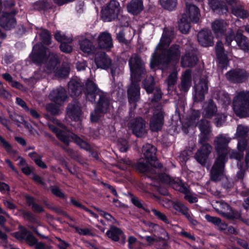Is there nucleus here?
<instances>
[{
  "instance_id": "f257e3e1",
  "label": "nucleus",
  "mask_w": 249,
  "mask_h": 249,
  "mask_svg": "<svg viewBox=\"0 0 249 249\" xmlns=\"http://www.w3.org/2000/svg\"><path fill=\"white\" fill-rule=\"evenodd\" d=\"M129 66L132 82L127 89V94L130 109L132 110L136 107V103L140 96V87L138 82L141 80V76L144 74L145 70L144 64L136 54H133L130 58Z\"/></svg>"
},
{
  "instance_id": "f03ea898",
  "label": "nucleus",
  "mask_w": 249,
  "mask_h": 249,
  "mask_svg": "<svg viewBox=\"0 0 249 249\" xmlns=\"http://www.w3.org/2000/svg\"><path fill=\"white\" fill-rule=\"evenodd\" d=\"M84 92L87 99L91 102H95L96 97L98 101L94 110L90 114L92 122H97L102 113H107L110 108V100L106 93L103 92L92 81L87 80Z\"/></svg>"
},
{
  "instance_id": "7ed1b4c3",
  "label": "nucleus",
  "mask_w": 249,
  "mask_h": 249,
  "mask_svg": "<svg viewBox=\"0 0 249 249\" xmlns=\"http://www.w3.org/2000/svg\"><path fill=\"white\" fill-rule=\"evenodd\" d=\"M33 62L36 65L45 64V72L47 74L55 72L54 69L58 62L57 55L54 53H51L49 49L41 44H36L33 49L30 55Z\"/></svg>"
},
{
  "instance_id": "20e7f679",
  "label": "nucleus",
  "mask_w": 249,
  "mask_h": 249,
  "mask_svg": "<svg viewBox=\"0 0 249 249\" xmlns=\"http://www.w3.org/2000/svg\"><path fill=\"white\" fill-rule=\"evenodd\" d=\"M181 57L180 47L174 44L168 48L162 49L159 53H157V68L161 65L164 68L175 67Z\"/></svg>"
},
{
  "instance_id": "39448f33",
  "label": "nucleus",
  "mask_w": 249,
  "mask_h": 249,
  "mask_svg": "<svg viewBox=\"0 0 249 249\" xmlns=\"http://www.w3.org/2000/svg\"><path fill=\"white\" fill-rule=\"evenodd\" d=\"M49 128L56 134L57 138L66 144H69L70 141L72 140L81 148L87 151L90 149V145L86 142L68 131L63 125L61 126V129L53 125H50Z\"/></svg>"
},
{
  "instance_id": "423d86ee",
  "label": "nucleus",
  "mask_w": 249,
  "mask_h": 249,
  "mask_svg": "<svg viewBox=\"0 0 249 249\" xmlns=\"http://www.w3.org/2000/svg\"><path fill=\"white\" fill-rule=\"evenodd\" d=\"M157 182L171 187L176 191L179 187L183 180L178 178H173L168 173L169 169L164 167L157 158Z\"/></svg>"
},
{
  "instance_id": "0eeeda50",
  "label": "nucleus",
  "mask_w": 249,
  "mask_h": 249,
  "mask_svg": "<svg viewBox=\"0 0 249 249\" xmlns=\"http://www.w3.org/2000/svg\"><path fill=\"white\" fill-rule=\"evenodd\" d=\"M155 164H153V162H148L146 160V163L139 161L136 165V168L137 170L141 173L146 174L145 177L147 184V189L144 190V192L148 193V196L155 197L154 195L149 192L148 189H150L152 191H154L155 188Z\"/></svg>"
},
{
  "instance_id": "6e6552de",
  "label": "nucleus",
  "mask_w": 249,
  "mask_h": 249,
  "mask_svg": "<svg viewBox=\"0 0 249 249\" xmlns=\"http://www.w3.org/2000/svg\"><path fill=\"white\" fill-rule=\"evenodd\" d=\"M233 109L240 118L249 117V90L237 94L233 101Z\"/></svg>"
},
{
  "instance_id": "1a4fd4ad",
  "label": "nucleus",
  "mask_w": 249,
  "mask_h": 249,
  "mask_svg": "<svg viewBox=\"0 0 249 249\" xmlns=\"http://www.w3.org/2000/svg\"><path fill=\"white\" fill-rule=\"evenodd\" d=\"M235 40L239 49L245 53H249V40L244 36L240 30H238L235 33L233 30L230 29L225 36V44L230 46L231 42Z\"/></svg>"
},
{
  "instance_id": "9d476101",
  "label": "nucleus",
  "mask_w": 249,
  "mask_h": 249,
  "mask_svg": "<svg viewBox=\"0 0 249 249\" xmlns=\"http://www.w3.org/2000/svg\"><path fill=\"white\" fill-rule=\"evenodd\" d=\"M228 159L224 156H217L211 170V179L212 181H220L224 177V170Z\"/></svg>"
},
{
  "instance_id": "9b49d317",
  "label": "nucleus",
  "mask_w": 249,
  "mask_h": 249,
  "mask_svg": "<svg viewBox=\"0 0 249 249\" xmlns=\"http://www.w3.org/2000/svg\"><path fill=\"white\" fill-rule=\"evenodd\" d=\"M121 10L120 3L116 0H111L102 10V18L104 21L109 22L118 17Z\"/></svg>"
},
{
  "instance_id": "f8f14e48",
  "label": "nucleus",
  "mask_w": 249,
  "mask_h": 249,
  "mask_svg": "<svg viewBox=\"0 0 249 249\" xmlns=\"http://www.w3.org/2000/svg\"><path fill=\"white\" fill-rule=\"evenodd\" d=\"M230 139L225 136L221 135L216 137L214 141V145L217 153V156H224V159H228V144Z\"/></svg>"
},
{
  "instance_id": "ddd939ff",
  "label": "nucleus",
  "mask_w": 249,
  "mask_h": 249,
  "mask_svg": "<svg viewBox=\"0 0 249 249\" xmlns=\"http://www.w3.org/2000/svg\"><path fill=\"white\" fill-rule=\"evenodd\" d=\"M197 127L200 132L198 136V142H207L210 139L212 131L210 121L206 119H201L197 123Z\"/></svg>"
},
{
  "instance_id": "4468645a",
  "label": "nucleus",
  "mask_w": 249,
  "mask_h": 249,
  "mask_svg": "<svg viewBox=\"0 0 249 249\" xmlns=\"http://www.w3.org/2000/svg\"><path fill=\"white\" fill-rule=\"evenodd\" d=\"M194 100L196 102H201L205 99V95L208 91V81L206 79L200 78L198 83L194 87Z\"/></svg>"
},
{
  "instance_id": "2eb2a0df",
  "label": "nucleus",
  "mask_w": 249,
  "mask_h": 249,
  "mask_svg": "<svg viewBox=\"0 0 249 249\" xmlns=\"http://www.w3.org/2000/svg\"><path fill=\"white\" fill-rule=\"evenodd\" d=\"M198 59L196 50L193 48L187 51L181 57L180 65L182 68H193L197 64Z\"/></svg>"
},
{
  "instance_id": "dca6fc26",
  "label": "nucleus",
  "mask_w": 249,
  "mask_h": 249,
  "mask_svg": "<svg viewBox=\"0 0 249 249\" xmlns=\"http://www.w3.org/2000/svg\"><path fill=\"white\" fill-rule=\"evenodd\" d=\"M226 77L233 83H242L245 82L248 77V73L242 69H231L226 74Z\"/></svg>"
},
{
  "instance_id": "f3484780",
  "label": "nucleus",
  "mask_w": 249,
  "mask_h": 249,
  "mask_svg": "<svg viewBox=\"0 0 249 249\" xmlns=\"http://www.w3.org/2000/svg\"><path fill=\"white\" fill-rule=\"evenodd\" d=\"M201 146L198 149L195 155L196 161L201 165L205 166L213 147L211 144L205 142L200 143Z\"/></svg>"
},
{
  "instance_id": "a211bd4d",
  "label": "nucleus",
  "mask_w": 249,
  "mask_h": 249,
  "mask_svg": "<svg viewBox=\"0 0 249 249\" xmlns=\"http://www.w3.org/2000/svg\"><path fill=\"white\" fill-rule=\"evenodd\" d=\"M49 97L51 101L59 105H63L67 101L68 98L66 90L62 87L52 90Z\"/></svg>"
},
{
  "instance_id": "6ab92c4d",
  "label": "nucleus",
  "mask_w": 249,
  "mask_h": 249,
  "mask_svg": "<svg viewBox=\"0 0 249 249\" xmlns=\"http://www.w3.org/2000/svg\"><path fill=\"white\" fill-rule=\"evenodd\" d=\"M128 126L137 137H142L146 132L145 125L144 120L141 118L131 120L128 124Z\"/></svg>"
},
{
  "instance_id": "aec40b11",
  "label": "nucleus",
  "mask_w": 249,
  "mask_h": 249,
  "mask_svg": "<svg viewBox=\"0 0 249 249\" xmlns=\"http://www.w3.org/2000/svg\"><path fill=\"white\" fill-rule=\"evenodd\" d=\"M182 16L188 18L192 23H196L200 17V10L195 5L186 2L185 12Z\"/></svg>"
},
{
  "instance_id": "412c9836",
  "label": "nucleus",
  "mask_w": 249,
  "mask_h": 249,
  "mask_svg": "<svg viewBox=\"0 0 249 249\" xmlns=\"http://www.w3.org/2000/svg\"><path fill=\"white\" fill-rule=\"evenodd\" d=\"M208 4L214 13L220 16H227L229 13L227 3L222 0H208Z\"/></svg>"
},
{
  "instance_id": "4be33fe9",
  "label": "nucleus",
  "mask_w": 249,
  "mask_h": 249,
  "mask_svg": "<svg viewBox=\"0 0 249 249\" xmlns=\"http://www.w3.org/2000/svg\"><path fill=\"white\" fill-rule=\"evenodd\" d=\"M82 111L79 103L76 100H74L69 104L67 108V115L71 120L78 121L80 120Z\"/></svg>"
},
{
  "instance_id": "5701e85b",
  "label": "nucleus",
  "mask_w": 249,
  "mask_h": 249,
  "mask_svg": "<svg viewBox=\"0 0 249 249\" xmlns=\"http://www.w3.org/2000/svg\"><path fill=\"white\" fill-rule=\"evenodd\" d=\"M199 43L203 47L212 46L214 44L213 36L211 31L209 30H202L197 35Z\"/></svg>"
},
{
  "instance_id": "b1692460",
  "label": "nucleus",
  "mask_w": 249,
  "mask_h": 249,
  "mask_svg": "<svg viewBox=\"0 0 249 249\" xmlns=\"http://www.w3.org/2000/svg\"><path fill=\"white\" fill-rule=\"evenodd\" d=\"M16 13H4L0 18V25L5 30H9L15 27L16 20L14 18Z\"/></svg>"
},
{
  "instance_id": "393cba45",
  "label": "nucleus",
  "mask_w": 249,
  "mask_h": 249,
  "mask_svg": "<svg viewBox=\"0 0 249 249\" xmlns=\"http://www.w3.org/2000/svg\"><path fill=\"white\" fill-rule=\"evenodd\" d=\"M14 236L20 240H25L30 246H33L37 243L36 239L26 229H21L20 231L15 232Z\"/></svg>"
},
{
  "instance_id": "a878e982",
  "label": "nucleus",
  "mask_w": 249,
  "mask_h": 249,
  "mask_svg": "<svg viewBox=\"0 0 249 249\" xmlns=\"http://www.w3.org/2000/svg\"><path fill=\"white\" fill-rule=\"evenodd\" d=\"M95 62L98 68L107 69L111 64L109 57L103 52L97 53L95 56Z\"/></svg>"
},
{
  "instance_id": "bb28decb",
  "label": "nucleus",
  "mask_w": 249,
  "mask_h": 249,
  "mask_svg": "<svg viewBox=\"0 0 249 249\" xmlns=\"http://www.w3.org/2000/svg\"><path fill=\"white\" fill-rule=\"evenodd\" d=\"M98 44L100 48L109 50L113 47L111 35L106 32L101 33L98 37Z\"/></svg>"
},
{
  "instance_id": "cd10ccee",
  "label": "nucleus",
  "mask_w": 249,
  "mask_h": 249,
  "mask_svg": "<svg viewBox=\"0 0 249 249\" xmlns=\"http://www.w3.org/2000/svg\"><path fill=\"white\" fill-rule=\"evenodd\" d=\"M228 24L222 19H216L212 23V29L216 36H222L225 34Z\"/></svg>"
},
{
  "instance_id": "c85d7f7f",
  "label": "nucleus",
  "mask_w": 249,
  "mask_h": 249,
  "mask_svg": "<svg viewBox=\"0 0 249 249\" xmlns=\"http://www.w3.org/2000/svg\"><path fill=\"white\" fill-rule=\"evenodd\" d=\"M106 235L113 241L117 242L121 240L123 243L125 242V236L124 232L117 227L111 226L110 229L106 232Z\"/></svg>"
},
{
  "instance_id": "c756f323",
  "label": "nucleus",
  "mask_w": 249,
  "mask_h": 249,
  "mask_svg": "<svg viewBox=\"0 0 249 249\" xmlns=\"http://www.w3.org/2000/svg\"><path fill=\"white\" fill-rule=\"evenodd\" d=\"M187 184L183 181L179 187L176 190L185 195L184 198L187 200L190 203L193 204L198 201L197 197L194 196L190 192V187L186 186Z\"/></svg>"
},
{
  "instance_id": "7c9ffc66",
  "label": "nucleus",
  "mask_w": 249,
  "mask_h": 249,
  "mask_svg": "<svg viewBox=\"0 0 249 249\" xmlns=\"http://www.w3.org/2000/svg\"><path fill=\"white\" fill-rule=\"evenodd\" d=\"M142 152L147 162H153V164L156 163V148L150 144H146L143 146Z\"/></svg>"
},
{
  "instance_id": "2f4dec72",
  "label": "nucleus",
  "mask_w": 249,
  "mask_h": 249,
  "mask_svg": "<svg viewBox=\"0 0 249 249\" xmlns=\"http://www.w3.org/2000/svg\"><path fill=\"white\" fill-rule=\"evenodd\" d=\"M217 113V107L212 99H210L204 109L203 116L205 118L211 119Z\"/></svg>"
},
{
  "instance_id": "473e14b6",
  "label": "nucleus",
  "mask_w": 249,
  "mask_h": 249,
  "mask_svg": "<svg viewBox=\"0 0 249 249\" xmlns=\"http://www.w3.org/2000/svg\"><path fill=\"white\" fill-rule=\"evenodd\" d=\"M69 92L71 96L79 95L82 92L81 84L76 79H71L68 83Z\"/></svg>"
},
{
  "instance_id": "72a5a7b5",
  "label": "nucleus",
  "mask_w": 249,
  "mask_h": 249,
  "mask_svg": "<svg viewBox=\"0 0 249 249\" xmlns=\"http://www.w3.org/2000/svg\"><path fill=\"white\" fill-rule=\"evenodd\" d=\"M166 113L163 109V106L157 105V132L161 131L164 124V116Z\"/></svg>"
},
{
  "instance_id": "f704fd0d",
  "label": "nucleus",
  "mask_w": 249,
  "mask_h": 249,
  "mask_svg": "<svg viewBox=\"0 0 249 249\" xmlns=\"http://www.w3.org/2000/svg\"><path fill=\"white\" fill-rule=\"evenodd\" d=\"M127 10L133 15H138L143 9L142 0H132L127 5Z\"/></svg>"
},
{
  "instance_id": "c9c22d12",
  "label": "nucleus",
  "mask_w": 249,
  "mask_h": 249,
  "mask_svg": "<svg viewBox=\"0 0 249 249\" xmlns=\"http://www.w3.org/2000/svg\"><path fill=\"white\" fill-rule=\"evenodd\" d=\"M225 206L227 211L229 212L224 213V215L229 219H240L241 217V212L238 210L232 209V208L228 204L226 203Z\"/></svg>"
},
{
  "instance_id": "e433bc0d",
  "label": "nucleus",
  "mask_w": 249,
  "mask_h": 249,
  "mask_svg": "<svg viewBox=\"0 0 249 249\" xmlns=\"http://www.w3.org/2000/svg\"><path fill=\"white\" fill-rule=\"evenodd\" d=\"M191 84V71L187 70L184 73L181 82V89L184 92L188 91Z\"/></svg>"
},
{
  "instance_id": "4c0bfd02",
  "label": "nucleus",
  "mask_w": 249,
  "mask_h": 249,
  "mask_svg": "<svg viewBox=\"0 0 249 249\" xmlns=\"http://www.w3.org/2000/svg\"><path fill=\"white\" fill-rule=\"evenodd\" d=\"M160 234L157 236V245L168 246V241L169 239V235L165 229H160Z\"/></svg>"
},
{
  "instance_id": "58836bf2",
  "label": "nucleus",
  "mask_w": 249,
  "mask_h": 249,
  "mask_svg": "<svg viewBox=\"0 0 249 249\" xmlns=\"http://www.w3.org/2000/svg\"><path fill=\"white\" fill-rule=\"evenodd\" d=\"M191 22H192L188 18H185V16H182L181 18L178 23V29L184 34L188 33L191 28Z\"/></svg>"
},
{
  "instance_id": "ea45409f",
  "label": "nucleus",
  "mask_w": 249,
  "mask_h": 249,
  "mask_svg": "<svg viewBox=\"0 0 249 249\" xmlns=\"http://www.w3.org/2000/svg\"><path fill=\"white\" fill-rule=\"evenodd\" d=\"M249 127L242 124L237 127L236 136L238 138L247 139L249 135Z\"/></svg>"
},
{
  "instance_id": "a19ab883",
  "label": "nucleus",
  "mask_w": 249,
  "mask_h": 249,
  "mask_svg": "<svg viewBox=\"0 0 249 249\" xmlns=\"http://www.w3.org/2000/svg\"><path fill=\"white\" fill-rule=\"evenodd\" d=\"M178 0H159L161 6L166 10L172 11L175 10Z\"/></svg>"
},
{
  "instance_id": "79ce46f5",
  "label": "nucleus",
  "mask_w": 249,
  "mask_h": 249,
  "mask_svg": "<svg viewBox=\"0 0 249 249\" xmlns=\"http://www.w3.org/2000/svg\"><path fill=\"white\" fill-rule=\"evenodd\" d=\"M29 156L35 162L36 165L39 167L45 169L47 168V166L45 163L42 160V157L38 155L35 152H31L29 153Z\"/></svg>"
},
{
  "instance_id": "37998d69",
  "label": "nucleus",
  "mask_w": 249,
  "mask_h": 249,
  "mask_svg": "<svg viewBox=\"0 0 249 249\" xmlns=\"http://www.w3.org/2000/svg\"><path fill=\"white\" fill-rule=\"evenodd\" d=\"M29 156L35 162L36 165L39 167L45 169L47 168V166L45 163L42 160V157L38 155L35 152H31L29 153Z\"/></svg>"
},
{
  "instance_id": "c03bdc74",
  "label": "nucleus",
  "mask_w": 249,
  "mask_h": 249,
  "mask_svg": "<svg viewBox=\"0 0 249 249\" xmlns=\"http://www.w3.org/2000/svg\"><path fill=\"white\" fill-rule=\"evenodd\" d=\"M79 44L81 50L85 53H90L93 50L92 43L87 39L80 41Z\"/></svg>"
},
{
  "instance_id": "a18cd8bd",
  "label": "nucleus",
  "mask_w": 249,
  "mask_h": 249,
  "mask_svg": "<svg viewBox=\"0 0 249 249\" xmlns=\"http://www.w3.org/2000/svg\"><path fill=\"white\" fill-rule=\"evenodd\" d=\"M171 42L170 37L165 35H162L159 43L157 45V51L158 50L162 51L164 47H168Z\"/></svg>"
},
{
  "instance_id": "49530a36",
  "label": "nucleus",
  "mask_w": 249,
  "mask_h": 249,
  "mask_svg": "<svg viewBox=\"0 0 249 249\" xmlns=\"http://www.w3.org/2000/svg\"><path fill=\"white\" fill-rule=\"evenodd\" d=\"M143 88L148 93L152 92L154 89V78L150 76L147 77L143 83Z\"/></svg>"
},
{
  "instance_id": "de8ad7c7",
  "label": "nucleus",
  "mask_w": 249,
  "mask_h": 249,
  "mask_svg": "<svg viewBox=\"0 0 249 249\" xmlns=\"http://www.w3.org/2000/svg\"><path fill=\"white\" fill-rule=\"evenodd\" d=\"M219 67L222 70H226L229 65V60L227 55L224 53L216 55Z\"/></svg>"
},
{
  "instance_id": "09e8293b",
  "label": "nucleus",
  "mask_w": 249,
  "mask_h": 249,
  "mask_svg": "<svg viewBox=\"0 0 249 249\" xmlns=\"http://www.w3.org/2000/svg\"><path fill=\"white\" fill-rule=\"evenodd\" d=\"M232 13L236 16L242 19L246 18L249 16L248 11L241 7H237L232 9Z\"/></svg>"
},
{
  "instance_id": "8fccbe9b",
  "label": "nucleus",
  "mask_w": 249,
  "mask_h": 249,
  "mask_svg": "<svg viewBox=\"0 0 249 249\" xmlns=\"http://www.w3.org/2000/svg\"><path fill=\"white\" fill-rule=\"evenodd\" d=\"M70 226L73 228L76 232L80 235L93 236L91 230L89 228H82L74 225H71Z\"/></svg>"
},
{
  "instance_id": "3c124183",
  "label": "nucleus",
  "mask_w": 249,
  "mask_h": 249,
  "mask_svg": "<svg viewBox=\"0 0 249 249\" xmlns=\"http://www.w3.org/2000/svg\"><path fill=\"white\" fill-rule=\"evenodd\" d=\"M173 207L176 210L181 213L185 216L188 213L189 209L184 204L180 202L177 201L175 202Z\"/></svg>"
},
{
  "instance_id": "603ef678",
  "label": "nucleus",
  "mask_w": 249,
  "mask_h": 249,
  "mask_svg": "<svg viewBox=\"0 0 249 249\" xmlns=\"http://www.w3.org/2000/svg\"><path fill=\"white\" fill-rule=\"evenodd\" d=\"M39 36L42 40V42L46 44L49 45L51 43V34L47 30H43L40 34H39Z\"/></svg>"
},
{
  "instance_id": "864d4df0",
  "label": "nucleus",
  "mask_w": 249,
  "mask_h": 249,
  "mask_svg": "<svg viewBox=\"0 0 249 249\" xmlns=\"http://www.w3.org/2000/svg\"><path fill=\"white\" fill-rule=\"evenodd\" d=\"M214 118V123L217 127H221L226 120V116L222 113H216Z\"/></svg>"
},
{
  "instance_id": "5fc2aeb1",
  "label": "nucleus",
  "mask_w": 249,
  "mask_h": 249,
  "mask_svg": "<svg viewBox=\"0 0 249 249\" xmlns=\"http://www.w3.org/2000/svg\"><path fill=\"white\" fill-rule=\"evenodd\" d=\"M55 38L57 41L62 43L66 41L68 42H72V38L71 37H67L66 35L61 34L60 32L57 31L54 35Z\"/></svg>"
},
{
  "instance_id": "6e6d98bb",
  "label": "nucleus",
  "mask_w": 249,
  "mask_h": 249,
  "mask_svg": "<svg viewBox=\"0 0 249 249\" xmlns=\"http://www.w3.org/2000/svg\"><path fill=\"white\" fill-rule=\"evenodd\" d=\"M0 142L7 152L13 155L17 153V152L13 149L11 145L1 137H0Z\"/></svg>"
},
{
  "instance_id": "4d7b16f0",
  "label": "nucleus",
  "mask_w": 249,
  "mask_h": 249,
  "mask_svg": "<svg viewBox=\"0 0 249 249\" xmlns=\"http://www.w3.org/2000/svg\"><path fill=\"white\" fill-rule=\"evenodd\" d=\"M238 142L237 148L239 152H244L246 150L248 144L247 139L239 138Z\"/></svg>"
},
{
  "instance_id": "13d9d810",
  "label": "nucleus",
  "mask_w": 249,
  "mask_h": 249,
  "mask_svg": "<svg viewBox=\"0 0 249 249\" xmlns=\"http://www.w3.org/2000/svg\"><path fill=\"white\" fill-rule=\"evenodd\" d=\"M46 108L48 111L53 115L58 114L60 111L56 106L52 103L47 104Z\"/></svg>"
},
{
  "instance_id": "bf43d9fd",
  "label": "nucleus",
  "mask_w": 249,
  "mask_h": 249,
  "mask_svg": "<svg viewBox=\"0 0 249 249\" xmlns=\"http://www.w3.org/2000/svg\"><path fill=\"white\" fill-rule=\"evenodd\" d=\"M205 218L208 222L212 223L215 226L218 225L221 222V218L219 217L213 216L208 214L205 215Z\"/></svg>"
},
{
  "instance_id": "052dcab7",
  "label": "nucleus",
  "mask_w": 249,
  "mask_h": 249,
  "mask_svg": "<svg viewBox=\"0 0 249 249\" xmlns=\"http://www.w3.org/2000/svg\"><path fill=\"white\" fill-rule=\"evenodd\" d=\"M52 193L56 196L61 198H65L64 194L61 191L60 188L56 186H53L51 187Z\"/></svg>"
},
{
  "instance_id": "680f3d73",
  "label": "nucleus",
  "mask_w": 249,
  "mask_h": 249,
  "mask_svg": "<svg viewBox=\"0 0 249 249\" xmlns=\"http://www.w3.org/2000/svg\"><path fill=\"white\" fill-rule=\"evenodd\" d=\"M177 80V73L171 72L167 78V84L168 86L174 85Z\"/></svg>"
},
{
  "instance_id": "e2e57ef3",
  "label": "nucleus",
  "mask_w": 249,
  "mask_h": 249,
  "mask_svg": "<svg viewBox=\"0 0 249 249\" xmlns=\"http://www.w3.org/2000/svg\"><path fill=\"white\" fill-rule=\"evenodd\" d=\"M70 42H63L61 43L60 48L62 52L66 53H69L72 51V47L71 46L68 44Z\"/></svg>"
},
{
  "instance_id": "0e129e2a",
  "label": "nucleus",
  "mask_w": 249,
  "mask_h": 249,
  "mask_svg": "<svg viewBox=\"0 0 249 249\" xmlns=\"http://www.w3.org/2000/svg\"><path fill=\"white\" fill-rule=\"evenodd\" d=\"M200 117V112L198 110H194L189 116V120L193 123L198 120Z\"/></svg>"
},
{
  "instance_id": "69168bd1",
  "label": "nucleus",
  "mask_w": 249,
  "mask_h": 249,
  "mask_svg": "<svg viewBox=\"0 0 249 249\" xmlns=\"http://www.w3.org/2000/svg\"><path fill=\"white\" fill-rule=\"evenodd\" d=\"M97 210L100 212V215L103 216L107 220L110 221L112 224L115 223V219L109 213H106L99 209H97Z\"/></svg>"
},
{
  "instance_id": "338daca9",
  "label": "nucleus",
  "mask_w": 249,
  "mask_h": 249,
  "mask_svg": "<svg viewBox=\"0 0 249 249\" xmlns=\"http://www.w3.org/2000/svg\"><path fill=\"white\" fill-rule=\"evenodd\" d=\"M157 193L163 196H168L169 195V192L167 188L161 185H157Z\"/></svg>"
},
{
  "instance_id": "774afa93",
  "label": "nucleus",
  "mask_w": 249,
  "mask_h": 249,
  "mask_svg": "<svg viewBox=\"0 0 249 249\" xmlns=\"http://www.w3.org/2000/svg\"><path fill=\"white\" fill-rule=\"evenodd\" d=\"M118 145L120 151L122 152H126L128 148L127 142L125 140L119 141Z\"/></svg>"
}]
</instances>
